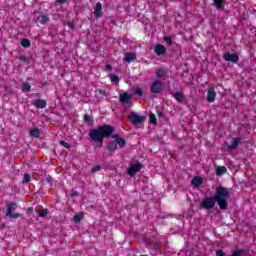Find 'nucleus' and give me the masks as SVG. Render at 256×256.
Here are the masks:
<instances>
[{"label": "nucleus", "instance_id": "obj_29", "mask_svg": "<svg viewBox=\"0 0 256 256\" xmlns=\"http://www.w3.org/2000/svg\"><path fill=\"white\" fill-rule=\"evenodd\" d=\"M110 79L113 83H119V76L111 74Z\"/></svg>", "mask_w": 256, "mask_h": 256}, {"label": "nucleus", "instance_id": "obj_9", "mask_svg": "<svg viewBox=\"0 0 256 256\" xmlns=\"http://www.w3.org/2000/svg\"><path fill=\"white\" fill-rule=\"evenodd\" d=\"M215 97H217V93L215 92L214 87H209L207 91V101L208 103H213L215 101Z\"/></svg>", "mask_w": 256, "mask_h": 256}, {"label": "nucleus", "instance_id": "obj_43", "mask_svg": "<svg viewBox=\"0 0 256 256\" xmlns=\"http://www.w3.org/2000/svg\"><path fill=\"white\" fill-rule=\"evenodd\" d=\"M158 116H159V117H163V113H162V112H159V113H158Z\"/></svg>", "mask_w": 256, "mask_h": 256}, {"label": "nucleus", "instance_id": "obj_8", "mask_svg": "<svg viewBox=\"0 0 256 256\" xmlns=\"http://www.w3.org/2000/svg\"><path fill=\"white\" fill-rule=\"evenodd\" d=\"M141 169H143V166L141 165V163L132 164L128 168V174H130L133 177V175H135V173H138V171H141Z\"/></svg>", "mask_w": 256, "mask_h": 256}, {"label": "nucleus", "instance_id": "obj_42", "mask_svg": "<svg viewBox=\"0 0 256 256\" xmlns=\"http://www.w3.org/2000/svg\"><path fill=\"white\" fill-rule=\"evenodd\" d=\"M58 3H64L65 0H57Z\"/></svg>", "mask_w": 256, "mask_h": 256}, {"label": "nucleus", "instance_id": "obj_28", "mask_svg": "<svg viewBox=\"0 0 256 256\" xmlns=\"http://www.w3.org/2000/svg\"><path fill=\"white\" fill-rule=\"evenodd\" d=\"M49 213V210L43 209L38 212L39 217H47V214Z\"/></svg>", "mask_w": 256, "mask_h": 256}, {"label": "nucleus", "instance_id": "obj_5", "mask_svg": "<svg viewBox=\"0 0 256 256\" xmlns=\"http://www.w3.org/2000/svg\"><path fill=\"white\" fill-rule=\"evenodd\" d=\"M129 118H130V122L132 123V125H141V123H143V121H145L144 116L139 115L135 112H131Z\"/></svg>", "mask_w": 256, "mask_h": 256}, {"label": "nucleus", "instance_id": "obj_1", "mask_svg": "<svg viewBox=\"0 0 256 256\" xmlns=\"http://www.w3.org/2000/svg\"><path fill=\"white\" fill-rule=\"evenodd\" d=\"M113 131H115V128L110 125H103L96 129L90 130L89 137L91 141L94 142V147L101 149V147H103V139L110 137Z\"/></svg>", "mask_w": 256, "mask_h": 256}, {"label": "nucleus", "instance_id": "obj_3", "mask_svg": "<svg viewBox=\"0 0 256 256\" xmlns=\"http://www.w3.org/2000/svg\"><path fill=\"white\" fill-rule=\"evenodd\" d=\"M16 209H17V203L11 202L7 204L6 217H10L11 219H19V217H21V214L19 213L13 214V211H15Z\"/></svg>", "mask_w": 256, "mask_h": 256}, {"label": "nucleus", "instance_id": "obj_44", "mask_svg": "<svg viewBox=\"0 0 256 256\" xmlns=\"http://www.w3.org/2000/svg\"><path fill=\"white\" fill-rule=\"evenodd\" d=\"M47 181H48L49 183H51L52 178H51V177L47 178Z\"/></svg>", "mask_w": 256, "mask_h": 256}, {"label": "nucleus", "instance_id": "obj_27", "mask_svg": "<svg viewBox=\"0 0 256 256\" xmlns=\"http://www.w3.org/2000/svg\"><path fill=\"white\" fill-rule=\"evenodd\" d=\"M22 91H26V92L31 91V85L29 83H24L22 86Z\"/></svg>", "mask_w": 256, "mask_h": 256}, {"label": "nucleus", "instance_id": "obj_34", "mask_svg": "<svg viewBox=\"0 0 256 256\" xmlns=\"http://www.w3.org/2000/svg\"><path fill=\"white\" fill-rule=\"evenodd\" d=\"M101 169H103V168L100 165H96V166L92 167L91 173H97V171H101Z\"/></svg>", "mask_w": 256, "mask_h": 256}, {"label": "nucleus", "instance_id": "obj_17", "mask_svg": "<svg viewBox=\"0 0 256 256\" xmlns=\"http://www.w3.org/2000/svg\"><path fill=\"white\" fill-rule=\"evenodd\" d=\"M155 73H156V77H158L159 79H162L167 75V70L165 68H159L156 70Z\"/></svg>", "mask_w": 256, "mask_h": 256}, {"label": "nucleus", "instance_id": "obj_20", "mask_svg": "<svg viewBox=\"0 0 256 256\" xmlns=\"http://www.w3.org/2000/svg\"><path fill=\"white\" fill-rule=\"evenodd\" d=\"M227 173V168L225 166H219L216 169V175L221 176L223 174Z\"/></svg>", "mask_w": 256, "mask_h": 256}, {"label": "nucleus", "instance_id": "obj_12", "mask_svg": "<svg viewBox=\"0 0 256 256\" xmlns=\"http://www.w3.org/2000/svg\"><path fill=\"white\" fill-rule=\"evenodd\" d=\"M154 51L156 55H165V53H167V49L162 44L156 45Z\"/></svg>", "mask_w": 256, "mask_h": 256}, {"label": "nucleus", "instance_id": "obj_13", "mask_svg": "<svg viewBox=\"0 0 256 256\" xmlns=\"http://www.w3.org/2000/svg\"><path fill=\"white\" fill-rule=\"evenodd\" d=\"M34 105L37 109H45V107H47V102L45 100H35L34 101Z\"/></svg>", "mask_w": 256, "mask_h": 256}, {"label": "nucleus", "instance_id": "obj_4", "mask_svg": "<svg viewBox=\"0 0 256 256\" xmlns=\"http://www.w3.org/2000/svg\"><path fill=\"white\" fill-rule=\"evenodd\" d=\"M215 198L214 197H205L202 200V207L203 209H206L207 211H209L210 209H213V207H215Z\"/></svg>", "mask_w": 256, "mask_h": 256}, {"label": "nucleus", "instance_id": "obj_2", "mask_svg": "<svg viewBox=\"0 0 256 256\" xmlns=\"http://www.w3.org/2000/svg\"><path fill=\"white\" fill-rule=\"evenodd\" d=\"M229 190L225 187H217L214 195V199L218 203V206L222 211L227 210V200L229 199Z\"/></svg>", "mask_w": 256, "mask_h": 256}, {"label": "nucleus", "instance_id": "obj_22", "mask_svg": "<svg viewBox=\"0 0 256 256\" xmlns=\"http://www.w3.org/2000/svg\"><path fill=\"white\" fill-rule=\"evenodd\" d=\"M83 217H85L84 213L76 214L73 218L74 223H81V219H83Z\"/></svg>", "mask_w": 256, "mask_h": 256}, {"label": "nucleus", "instance_id": "obj_26", "mask_svg": "<svg viewBox=\"0 0 256 256\" xmlns=\"http://www.w3.org/2000/svg\"><path fill=\"white\" fill-rule=\"evenodd\" d=\"M216 9H223V0H213Z\"/></svg>", "mask_w": 256, "mask_h": 256}, {"label": "nucleus", "instance_id": "obj_15", "mask_svg": "<svg viewBox=\"0 0 256 256\" xmlns=\"http://www.w3.org/2000/svg\"><path fill=\"white\" fill-rule=\"evenodd\" d=\"M37 21L41 23V25H47L49 23L50 19L48 15H40L37 18Z\"/></svg>", "mask_w": 256, "mask_h": 256}, {"label": "nucleus", "instance_id": "obj_16", "mask_svg": "<svg viewBox=\"0 0 256 256\" xmlns=\"http://www.w3.org/2000/svg\"><path fill=\"white\" fill-rule=\"evenodd\" d=\"M120 101L121 103H129L131 101V95H129L127 92H124L120 95Z\"/></svg>", "mask_w": 256, "mask_h": 256}, {"label": "nucleus", "instance_id": "obj_31", "mask_svg": "<svg viewBox=\"0 0 256 256\" xmlns=\"http://www.w3.org/2000/svg\"><path fill=\"white\" fill-rule=\"evenodd\" d=\"M149 119L152 125H157V118L155 117V114H151Z\"/></svg>", "mask_w": 256, "mask_h": 256}, {"label": "nucleus", "instance_id": "obj_45", "mask_svg": "<svg viewBox=\"0 0 256 256\" xmlns=\"http://www.w3.org/2000/svg\"><path fill=\"white\" fill-rule=\"evenodd\" d=\"M28 211H33V207H29V208H28Z\"/></svg>", "mask_w": 256, "mask_h": 256}, {"label": "nucleus", "instance_id": "obj_39", "mask_svg": "<svg viewBox=\"0 0 256 256\" xmlns=\"http://www.w3.org/2000/svg\"><path fill=\"white\" fill-rule=\"evenodd\" d=\"M71 197H79V192L77 191L72 192Z\"/></svg>", "mask_w": 256, "mask_h": 256}, {"label": "nucleus", "instance_id": "obj_18", "mask_svg": "<svg viewBox=\"0 0 256 256\" xmlns=\"http://www.w3.org/2000/svg\"><path fill=\"white\" fill-rule=\"evenodd\" d=\"M191 183L194 187H199V185L203 184V178L196 176L192 179Z\"/></svg>", "mask_w": 256, "mask_h": 256}, {"label": "nucleus", "instance_id": "obj_32", "mask_svg": "<svg viewBox=\"0 0 256 256\" xmlns=\"http://www.w3.org/2000/svg\"><path fill=\"white\" fill-rule=\"evenodd\" d=\"M164 41H165V43H167V45H169V46L173 45V40H172L171 37H169V36H165V37H164Z\"/></svg>", "mask_w": 256, "mask_h": 256}, {"label": "nucleus", "instance_id": "obj_25", "mask_svg": "<svg viewBox=\"0 0 256 256\" xmlns=\"http://www.w3.org/2000/svg\"><path fill=\"white\" fill-rule=\"evenodd\" d=\"M21 45H22V47H25V48L31 47V41H29V39H27V38H24L21 41Z\"/></svg>", "mask_w": 256, "mask_h": 256}, {"label": "nucleus", "instance_id": "obj_19", "mask_svg": "<svg viewBox=\"0 0 256 256\" xmlns=\"http://www.w3.org/2000/svg\"><path fill=\"white\" fill-rule=\"evenodd\" d=\"M135 60V54L133 53H126L123 61H126V63H131V61Z\"/></svg>", "mask_w": 256, "mask_h": 256}, {"label": "nucleus", "instance_id": "obj_14", "mask_svg": "<svg viewBox=\"0 0 256 256\" xmlns=\"http://www.w3.org/2000/svg\"><path fill=\"white\" fill-rule=\"evenodd\" d=\"M113 139H115L117 145H119V147H125V145H127V142L125 141V139L120 138L117 135L112 136Z\"/></svg>", "mask_w": 256, "mask_h": 256}, {"label": "nucleus", "instance_id": "obj_33", "mask_svg": "<svg viewBox=\"0 0 256 256\" xmlns=\"http://www.w3.org/2000/svg\"><path fill=\"white\" fill-rule=\"evenodd\" d=\"M245 253V250H235L231 256H241Z\"/></svg>", "mask_w": 256, "mask_h": 256}, {"label": "nucleus", "instance_id": "obj_10", "mask_svg": "<svg viewBox=\"0 0 256 256\" xmlns=\"http://www.w3.org/2000/svg\"><path fill=\"white\" fill-rule=\"evenodd\" d=\"M103 5L101 4V2L96 3V6L94 8V16L96 17V19H99V17H101L103 15Z\"/></svg>", "mask_w": 256, "mask_h": 256}, {"label": "nucleus", "instance_id": "obj_6", "mask_svg": "<svg viewBox=\"0 0 256 256\" xmlns=\"http://www.w3.org/2000/svg\"><path fill=\"white\" fill-rule=\"evenodd\" d=\"M151 93L159 94L163 91V82L155 80L150 86Z\"/></svg>", "mask_w": 256, "mask_h": 256}, {"label": "nucleus", "instance_id": "obj_21", "mask_svg": "<svg viewBox=\"0 0 256 256\" xmlns=\"http://www.w3.org/2000/svg\"><path fill=\"white\" fill-rule=\"evenodd\" d=\"M173 97L178 101V103H183V93L175 92Z\"/></svg>", "mask_w": 256, "mask_h": 256}, {"label": "nucleus", "instance_id": "obj_37", "mask_svg": "<svg viewBox=\"0 0 256 256\" xmlns=\"http://www.w3.org/2000/svg\"><path fill=\"white\" fill-rule=\"evenodd\" d=\"M135 94L136 95H143V90H141V88H136L135 89Z\"/></svg>", "mask_w": 256, "mask_h": 256}, {"label": "nucleus", "instance_id": "obj_30", "mask_svg": "<svg viewBox=\"0 0 256 256\" xmlns=\"http://www.w3.org/2000/svg\"><path fill=\"white\" fill-rule=\"evenodd\" d=\"M84 121H86V123H90V125H93V120L91 119V116H89L88 114L84 115Z\"/></svg>", "mask_w": 256, "mask_h": 256}, {"label": "nucleus", "instance_id": "obj_35", "mask_svg": "<svg viewBox=\"0 0 256 256\" xmlns=\"http://www.w3.org/2000/svg\"><path fill=\"white\" fill-rule=\"evenodd\" d=\"M31 181V175L24 174L23 183H29Z\"/></svg>", "mask_w": 256, "mask_h": 256}, {"label": "nucleus", "instance_id": "obj_24", "mask_svg": "<svg viewBox=\"0 0 256 256\" xmlns=\"http://www.w3.org/2000/svg\"><path fill=\"white\" fill-rule=\"evenodd\" d=\"M108 151H117V142H110L108 144Z\"/></svg>", "mask_w": 256, "mask_h": 256}, {"label": "nucleus", "instance_id": "obj_41", "mask_svg": "<svg viewBox=\"0 0 256 256\" xmlns=\"http://www.w3.org/2000/svg\"><path fill=\"white\" fill-rule=\"evenodd\" d=\"M107 69H108V71H111V69H113V68L108 64Z\"/></svg>", "mask_w": 256, "mask_h": 256}, {"label": "nucleus", "instance_id": "obj_11", "mask_svg": "<svg viewBox=\"0 0 256 256\" xmlns=\"http://www.w3.org/2000/svg\"><path fill=\"white\" fill-rule=\"evenodd\" d=\"M239 145H241V138H235L232 142V144L227 146L228 151H235V149H237V147H239Z\"/></svg>", "mask_w": 256, "mask_h": 256}, {"label": "nucleus", "instance_id": "obj_36", "mask_svg": "<svg viewBox=\"0 0 256 256\" xmlns=\"http://www.w3.org/2000/svg\"><path fill=\"white\" fill-rule=\"evenodd\" d=\"M60 145H62V147H65V149H69V144L65 141H60Z\"/></svg>", "mask_w": 256, "mask_h": 256}, {"label": "nucleus", "instance_id": "obj_23", "mask_svg": "<svg viewBox=\"0 0 256 256\" xmlns=\"http://www.w3.org/2000/svg\"><path fill=\"white\" fill-rule=\"evenodd\" d=\"M30 135L32 137H39L40 135V131H39V128H33L30 130Z\"/></svg>", "mask_w": 256, "mask_h": 256}, {"label": "nucleus", "instance_id": "obj_40", "mask_svg": "<svg viewBox=\"0 0 256 256\" xmlns=\"http://www.w3.org/2000/svg\"><path fill=\"white\" fill-rule=\"evenodd\" d=\"M20 61H27V57H25V56H20Z\"/></svg>", "mask_w": 256, "mask_h": 256}, {"label": "nucleus", "instance_id": "obj_7", "mask_svg": "<svg viewBox=\"0 0 256 256\" xmlns=\"http://www.w3.org/2000/svg\"><path fill=\"white\" fill-rule=\"evenodd\" d=\"M223 59L231 63H237L239 61V55L237 53H226L223 55Z\"/></svg>", "mask_w": 256, "mask_h": 256}, {"label": "nucleus", "instance_id": "obj_38", "mask_svg": "<svg viewBox=\"0 0 256 256\" xmlns=\"http://www.w3.org/2000/svg\"><path fill=\"white\" fill-rule=\"evenodd\" d=\"M225 252H223V250H217L216 251V256H225Z\"/></svg>", "mask_w": 256, "mask_h": 256}]
</instances>
